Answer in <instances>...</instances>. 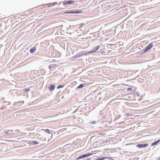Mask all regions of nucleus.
<instances>
[{"mask_svg":"<svg viewBox=\"0 0 160 160\" xmlns=\"http://www.w3.org/2000/svg\"><path fill=\"white\" fill-rule=\"evenodd\" d=\"M25 91H27V92H28L30 91V89L29 88H28L25 89Z\"/></svg>","mask_w":160,"mask_h":160,"instance_id":"412c9836","label":"nucleus"},{"mask_svg":"<svg viewBox=\"0 0 160 160\" xmlns=\"http://www.w3.org/2000/svg\"><path fill=\"white\" fill-rule=\"evenodd\" d=\"M55 86L53 85H51L49 87L48 89L50 91H53L55 89Z\"/></svg>","mask_w":160,"mask_h":160,"instance_id":"6e6552de","label":"nucleus"},{"mask_svg":"<svg viewBox=\"0 0 160 160\" xmlns=\"http://www.w3.org/2000/svg\"><path fill=\"white\" fill-rule=\"evenodd\" d=\"M64 87V86H63V85H58L57 87V88L58 89H59V88H63Z\"/></svg>","mask_w":160,"mask_h":160,"instance_id":"6ab92c4d","label":"nucleus"},{"mask_svg":"<svg viewBox=\"0 0 160 160\" xmlns=\"http://www.w3.org/2000/svg\"><path fill=\"white\" fill-rule=\"evenodd\" d=\"M86 54L82 53H80L78 54L77 55L78 58H80L82 56L85 55Z\"/></svg>","mask_w":160,"mask_h":160,"instance_id":"f8f14e48","label":"nucleus"},{"mask_svg":"<svg viewBox=\"0 0 160 160\" xmlns=\"http://www.w3.org/2000/svg\"><path fill=\"white\" fill-rule=\"evenodd\" d=\"M100 46H97L96 47H95L92 49V51L91 52H95L96 51L98 50Z\"/></svg>","mask_w":160,"mask_h":160,"instance_id":"0eeeda50","label":"nucleus"},{"mask_svg":"<svg viewBox=\"0 0 160 160\" xmlns=\"http://www.w3.org/2000/svg\"><path fill=\"white\" fill-rule=\"evenodd\" d=\"M57 4V3L56 2H54L52 3H49L48 4V5L49 7L52 6H54L55 4Z\"/></svg>","mask_w":160,"mask_h":160,"instance_id":"2eb2a0df","label":"nucleus"},{"mask_svg":"<svg viewBox=\"0 0 160 160\" xmlns=\"http://www.w3.org/2000/svg\"><path fill=\"white\" fill-rule=\"evenodd\" d=\"M96 122L95 121H92L90 122V123L91 124H94Z\"/></svg>","mask_w":160,"mask_h":160,"instance_id":"aec40b11","label":"nucleus"},{"mask_svg":"<svg viewBox=\"0 0 160 160\" xmlns=\"http://www.w3.org/2000/svg\"><path fill=\"white\" fill-rule=\"evenodd\" d=\"M45 132L48 133H50L49 130L48 129H47L45 130Z\"/></svg>","mask_w":160,"mask_h":160,"instance_id":"a211bd4d","label":"nucleus"},{"mask_svg":"<svg viewBox=\"0 0 160 160\" xmlns=\"http://www.w3.org/2000/svg\"><path fill=\"white\" fill-rule=\"evenodd\" d=\"M84 87V85L82 84H80L79 86H78V88H83Z\"/></svg>","mask_w":160,"mask_h":160,"instance_id":"dca6fc26","label":"nucleus"},{"mask_svg":"<svg viewBox=\"0 0 160 160\" xmlns=\"http://www.w3.org/2000/svg\"><path fill=\"white\" fill-rule=\"evenodd\" d=\"M86 160H90V158H88Z\"/></svg>","mask_w":160,"mask_h":160,"instance_id":"b1692460","label":"nucleus"},{"mask_svg":"<svg viewBox=\"0 0 160 160\" xmlns=\"http://www.w3.org/2000/svg\"><path fill=\"white\" fill-rule=\"evenodd\" d=\"M5 102L7 103V104H8V105H10V102H6V101Z\"/></svg>","mask_w":160,"mask_h":160,"instance_id":"4be33fe9","label":"nucleus"},{"mask_svg":"<svg viewBox=\"0 0 160 160\" xmlns=\"http://www.w3.org/2000/svg\"><path fill=\"white\" fill-rule=\"evenodd\" d=\"M106 158H106V159H108V160H114L111 157H106Z\"/></svg>","mask_w":160,"mask_h":160,"instance_id":"f3484780","label":"nucleus"},{"mask_svg":"<svg viewBox=\"0 0 160 160\" xmlns=\"http://www.w3.org/2000/svg\"><path fill=\"white\" fill-rule=\"evenodd\" d=\"M137 96H139V95H138V94H137Z\"/></svg>","mask_w":160,"mask_h":160,"instance_id":"bb28decb","label":"nucleus"},{"mask_svg":"<svg viewBox=\"0 0 160 160\" xmlns=\"http://www.w3.org/2000/svg\"><path fill=\"white\" fill-rule=\"evenodd\" d=\"M159 141H160V140H159L156 142H154L151 144V146H153L156 145Z\"/></svg>","mask_w":160,"mask_h":160,"instance_id":"4468645a","label":"nucleus"},{"mask_svg":"<svg viewBox=\"0 0 160 160\" xmlns=\"http://www.w3.org/2000/svg\"><path fill=\"white\" fill-rule=\"evenodd\" d=\"M82 12V11L81 10L76 11V10H70L69 11L66 12H64L65 14H71L74 13H80Z\"/></svg>","mask_w":160,"mask_h":160,"instance_id":"f257e3e1","label":"nucleus"},{"mask_svg":"<svg viewBox=\"0 0 160 160\" xmlns=\"http://www.w3.org/2000/svg\"><path fill=\"white\" fill-rule=\"evenodd\" d=\"M106 157H99L98 158L96 159L95 160H104V159H106Z\"/></svg>","mask_w":160,"mask_h":160,"instance_id":"ddd939ff","label":"nucleus"},{"mask_svg":"<svg viewBox=\"0 0 160 160\" xmlns=\"http://www.w3.org/2000/svg\"><path fill=\"white\" fill-rule=\"evenodd\" d=\"M93 154V153H87L85 154H83L81 156H79L78 157V158L77 160H78L79 159H81V158H86L87 157H89V156H90Z\"/></svg>","mask_w":160,"mask_h":160,"instance_id":"20e7f679","label":"nucleus"},{"mask_svg":"<svg viewBox=\"0 0 160 160\" xmlns=\"http://www.w3.org/2000/svg\"><path fill=\"white\" fill-rule=\"evenodd\" d=\"M36 50V48L35 47H33L30 48L29 50V52L31 53H34Z\"/></svg>","mask_w":160,"mask_h":160,"instance_id":"423d86ee","label":"nucleus"},{"mask_svg":"<svg viewBox=\"0 0 160 160\" xmlns=\"http://www.w3.org/2000/svg\"><path fill=\"white\" fill-rule=\"evenodd\" d=\"M128 90H131V88H128Z\"/></svg>","mask_w":160,"mask_h":160,"instance_id":"5701e85b","label":"nucleus"},{"mask_svg":"<svg viewBox=\"0 0 160 160\" xmlns=\"http://www.w3.org/2000/svg\"><path fill=\"white\" fill-rule=\"evenodd\" d=\"M153 46V44L151 42L150 43L148 46L144 49L143 51V52L145 53L148 51H149L150 49H151Z\"/></svg>","mask_w":160,"mask_h":160,"instance_id":"f03ea898","label":"nucleus"},{"mask_svg":"<svg viewBox=\"0 0 160 160\" xmlns=\"http://www.w3.org/2000/svg\"><path fill=\"white\" fill-rule=\"evenodd\" d=\"M22 102V101H20V102ZM22 102H23V103L24 102V101H22Z\"/></svg>","mask_w":160,"mask_h":160,"instance_id":"a878e982","label":"nucleus"},{"mask_svg":"<svg viewBox=\"0 0 160 160\" xmlns=\"http://www.w3.org/2000/svg\"><path fill=\"white\" fill-rule=\"evenodd\" d=\"M148 145V144H138L137 145V146L139 148H142L147 147Z\"/></svg>","mask_w":160,"mask_h":160,"instance_id":"39448f33","label":"nucleus"},{"mask_svg":"<svg viewBox=\"0 0 160 160\" xmlns=\"http://www.w3.org/2000/svg\"><path fill=\"white\" fill-rule=\"evenodd\" d=\"M74 2V1H65L63 2V5L69 4L72 3Z\"/></svg>","mask_w":160,"mask_h":160,"instance_id":"1a4fd4ad","label":"nucleus"},{"mask_svg":"<svg viewBox=\"0 0 160 160\" xmlns=\"http://www.w3.org/2000/svg\"><path fill=\"white\" fill-rule=\"evenodd\" d=\"M158 160H160V157L159 158Z\"/></svg>","mask_w":160,"mask_h":160,"instance_id":"393cba45","label":"nucleus"},{"mask_svg":"<svg viewBox=\"0 0 160 160\" xmlns=\"http://www.w3.org/2000/svg\"><path fill=\"white\" fill-rule=\"evenodd\" d=\"M57 66V65L56 64H52L49 65V68L50 69H51L55 67H56Z\"/></svg>","mask_w":160,"mask_h":160,"instance_id":"9b49d317","label":"nucleus"},{"mask_svg":"<svg viewBox=\"0 0 160 160\" xmlns=\"http://www.w3.org/2000/svg\"><path fill=\"white\" fill-rule=\"evenodd\" d=\"M13 130H7L5 131L4 132L5 134L4 135V136H9L12 135L14 133L12 132Z\"/></svg>","mask_w":160,"mask_h":160,"instance_id":"7ed1b4c3","label":"nucleus"},{"mask_svg":"<svg viewBox=\"0 0 160 160\" xmlns=\"http://www.w3.org/2000/svg\"><path fill=\"white\" fill-rule=\"evenodd\" d=\"M28 143H30L31 145H36L39 143V142L36 141H31Z\"/></svg>","mask_w":160,"mask_h":160,"instance_id":"9d476101","label":"nucleus"}]
</instances>
